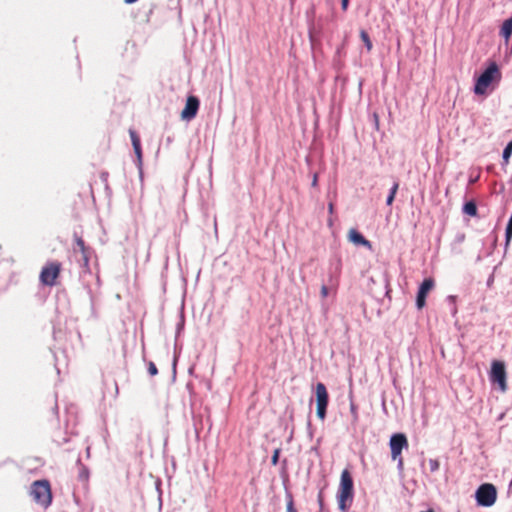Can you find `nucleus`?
Here are the masks:
<instances>
[{"label": "nucleus", "instance_id": "obj_22", "mask_svg": "<svg viewBox=\"0 0 512 512\" xmlns=\"http://www.w3.org/2000/svg\"><path fill=\"white\" fill-rule=\"evenodd\" d=\"M148 372L151 376H155L158 373L157 367L153 362L149 363Z\"/></svg>", "mask_w": 512, "mask_h": 512}, {"label": "nucleus", "instance_id": "obj_1", "mask_svg": "<svg viewBox=\"0 0 512 512\" xmlns=\"http://www.w3.org/2000/svg\"><path fill=\"white\" fill-rule=\"evenodd\" d=\"M354 486L353 479L349 470L344 469L340 477V485L337 493L338 506L342 511H346L353 500Z\"/></svg>", "mask_w": 512, "mask_h": 512}, {"label": "nucleus", "instance_id": "obj_16", "mask_svg": "<svg viewBox=\"0 0 512 512\" xmlns=\"http://www.w3.org/2000/svg\"><path fill=\"white\" fill-rule=\"evenodd\" d=\"M360 38L363 41L364 45L367 48V51L370 52L373 48L372 41L369 37V34L365 30L360 31Z\"/></svg>", "mask_w": 512, "mask_h": 512}, {"label": "nucleus", "instance_id": "obj_18", "mask_svg": "<svg viewBox=\"0 0 512 512\" xmlns=\"http://www.w3.org/2000/svg\"><path fill=\"white\" fill-rule=\"evenodd\" d=\"M398 188H399V183L395 182L391 188L389 196L387 197V201H386L387 205H391L393 203V201L395 199V195L398 191Z\"/></svg>", "mask_w": 512, "mask_h": 512}, {"label": "nucleus", "instance_id": "obj_27", "mask_svg": "<svg viewBox=\"0 0 512 512\" xmlns=\"http://www.w3.org/2000/svg\"><path fill=\"white\" fill-rule=\"evenodd\" d=\"M81 477H82L84 480H87V479H88V471H87L85 468H83V470H82Z\"/></svg>", "mask_w": 512, "mask_h": 512}, {"label": "nucleus", "instance_id": "obj_24", "mask_svg": "<svg viewBox=\"0 0 512 512\" xmlns=\"http://www.w3.org/2000/svg\"><path fill=\"white\" fill-rule=\"evenodd\" d=\"M328 293H329V288L326 285H322L321 290H320L321 297L326 298L328 296Z\"/></svg>", "mask_w": 512, "mask_h": 512}, {"label": "nucleus", "instance_id": "obj_6", "mask_svg": "<svg viewBox=\"0 0 512 512\" xmlns=\"http://www.w3.org/2000/svg\"><path fill=\"white\" fill-rule=\"evenodd\" d=\"M478 505L483 507L492 506L497 499L496 487L491 483H484L479 486L475 493Z\"/></svg>", "mask_w": 512, "mask_h": 512}, {"label": "nucleus", "instance_id": "obj_29", "mask_svg": "<svg viewBox=\"0 0 512 512\" xmlns=\"http://www.w3.org/2000/svg\"><path fill=\"white\" fill-rule=\"evenodd\" d=\"M318 501L320 503V505L322 504V501H323V498H322V493H319L318 495Z\"/></svg>", "mask_w": 512, "mask_h": 512}, {"label": "nucleus", "instance_id": "obj_19", "mask_svg": "<svg viewBox=\"0 0 512 512\" xmlns=\"http://www.w3.org/2000/svg\"><path fill=\"white\" fill-rule=\"evenodd\" d=\"M280 452H281L280 448H277L274 450L272 458H271L272 465L276 466L278 464Z\"/></svg>", "mask_w": 512, "mask_h": 512}, {"label": "nucleus", "instance_id": "obj_2", "mask_svg": "<svg viewBox=\"0 0 512 512\" xmlns=\"http://www.w3.org/2000/svg\"><path fill=\"white\" fill-rule=\"evenodd\" d=\"M501 72L496 62H490L484 72L478 77L474 86V92L477 95L486 94L490 85L501 80Z\"/></svg>", "mask_w": 512, "mask_h": 512}, {"label": "nucleus", "instance_id": "obj_13", "mask_svg": "<svg viewBox=\"0 0 512 512\" xmlns=\"http://www.w3.org/2000/svg\"><path fill=\"white\" fill-rule=\"evenodd\" d=\"M349 239L356 245L371 247V243L355 229L349 231Z\"/></svg>", "mask_w": 512, "mask_h": 512}, {"label": "nucleus", "instance_id": "obj_10", "mask_svg": "<svg viewBox=\"0 0 512 512\" xmlns=\"http://www.w3.org/2000/svg\"><path fill=\"white\" fill-rule=\"evenodd\" d=\"M435 282L432 278H426L419 287L416 306L418 309H422L426 304V297L428 293L434 288Z\"/></svg>", "mask_w": 512, "mask_h": 512}, {"label": "nucleus", "instance_id": "obj_25", "mask_svg": "<svg viewBox=\"0 0 512 512\" xmlns=\"http://www.w3.org/2000/svg\"><path fill=\"white\" fill-rule=\"evenodd\" d=\"M349 0H341V8L343 11H346L348 9Z\"/></svg>", "mask_w": 512, "mask_h": 512}, {"label": "nucleus", "instance_id": "obj_30", "mask_svg": "<svg viewBox=\"0 0 512 512\" xmlns=\"http://www.w3.org/2000/svg\"><path fill=\"white\" fill-rule=\"evenodd\" d=\"M421 512H434V510L429 509V510H427V511H421Z\"/></svg>", "mask_w": 512, "mask_h": 512}, {"label": "nucleus", "instance_id": "obj_26", "mask_svg": "<svg viewBox=\"0 0 512 512\" xmlns=\"http://www.w3.org/2000/svg\"><path fill=\"white\" fill-rule=\"evenodd\" d=\"M317 183H318V175H317V173H315V174L313 175L312 186H313V187H316V186H317Z\"/></svg>", "mask_w": 512, "mask_h": 512}, {"label": "nucleus", "instance_id": "obj_9", "mask_svg": "<svg viewBox=\"0 0 512 512\" xmlns=\"http://www.w3.org/2000/svg\"><path fill=\"white\" fill-rule=\"evenodd\" d=\"M329 402V395L326 386L319 382L316 385V405L317 416L319 419L324 420L326 417V410Z\"/></svg>", "mask_w": 512, "mask_h": 512}, {"label": "nucleus", "instance_id": "obj_17", "mask_svg": "<svg viewBox=\"0 0 512 512\" xmlns=\"http://www.w3.org/2000/svg\"><path fill=\"white\" fill-rule=\"evenodd\" d=\"M511 155H512V140L507 144V146L505 147V149L503 151L502 158H503V163L505 165L509 164Z\"/></svg>", "mask_w": 512, "mask_h": 512}, {"label": "nucleus", "instance_id": "obj_23", "mask_svg": "<svg viewBox=\"0 0 512 512\" xmlns=\"http://www.w3.org/2000/svg\"><path fill=\"white\" fill-rule=\"evenodd\" d=\"M286 512H297L292 498L287 502Z\"/></svg>", "mask_w": 512, "mask_h": 512}, {"label": "nucleus", "instance_id": "obj_20", "mask_svg": "<svg viewBox=\"0 0 512 512\" xmlns=\"http://www.w3.org/2000/svg\"><path fill=\"white\" fill-rule=\"evenodd\" d=\"M350 412L352 414L354 421H357L358 420V409H357L356 404L353 402L350 403Z\"/></svg>", "mask_w": 512, "mask_h": 512}, {"label": "nucleus", "instance_id": "obj_3", "mask_svg": "<svg viewBox=\"0 0 512 512\" xmlns=\"http://www.w3.org/2000/svg\"><path fill=\"white\" fill-rule=\"evenodd\" d=\"M30 495L40 506L48 508L52 503L51 486L48 480H36L31 484Z\"/></svg>", "mask_w": 512, "mask_h": 512}, {"label": "nucleus", "instance_id": "obj_4", "mask_svg": "<svg viewBox=\"0 0 512 512\" xmlns=\"http://www.w3.org/2000/svg\"><path fill=\"white\" fill-rule=\"evenodd\" d=\"M61 271L62 264L59 261H49L42 267L39 280L43 285L53 287L58 284Z\"/></svg>", "mask_w": 512, "mask_h": 512}, {"label": "nucleus", "instance_id": "obj_7", "mask_svg": "<svg viewBox=\"0 0 512 512\" xmlns=\"http://www.w3.org/2000/svg\"><path fill=\"white\" fill-rule=\"evenodd\" d=\"M390 449H391V457L393 460L398 461V467H403V458L401 456L402 450L407 449L409 444L405 434L396 433L393 434L390 438Z\"/></svg>", "mask_w": 512, "mask_h": 512}, {"label": "nucleus", "instance_id": "obj_11", "mask_svg": "<svg viewBox=\"0 0 512 512\" xmlns=\"http://www.w3.org/2000/svg\"><path fill=\"white\" fill-rule=\"evenodd\" d=\"M199 109V100L196 96H189L186 105L181 112V117L186 120L194 118Z\"/></svg>", "mask_w": 512, "mask_h": 512}, {"label": "nucleus", "instance_id": "obj_5", "mask_svg": "<svg viewBox=\"0 0 512 512\" xmlns=\"http://www.w3.org/2000/svg\"><path fill=\"white\" fill-rule=\"evenodd\" d=\"M491 383L497 384L501 392H506L508 389L507 372L505 363L500 360H493L491 363V370L489 373Z\"/></svg>", "mask_w": 512, "mask_h": 512}, {"label": "nucleus", "instance_id": "obj_8", "mask_svg": "<svg viewBox=\"0 0 512 512\" xmlns=\"http://www.w3.org/2000/svg\"><path fill=\"white\" fill-rule=\"evenodd\" d=\"M73 237L75 241V245L73 246V252L81 254V259L79 260V262H81V265L85 270L89 271V263L93 250L91 247L86 245L85 241L81 236L75 233Z\"/></svg>", "mask_w": 512, "mask_h": 512}, {"label": "nucleus", "instance_id": "obj_15", "mask_svg": "<svg viewBox=\"0 0 512 512\" xmlns=\"http://www.w3.org/2000/svg\"><path fill=\"white\" fill-rule=\"evenodd\" d=\"M463 212L469 216H476L477 215V206L475 202L469 201L464 204L463 206Z\"/></svg>", "mask_w": 512, "mask_h": 512}, {"label": "nucleus", "instance_id": "obj_12", "mask_svg": "<svg viewBox=\"0 0 512 512\" xmlns=\"http://www.w3.org/2000/svg\"><path fill=\"white\" fill-rule=\"evenodd\" d=\"M130 137H131L132 146H133L136 158H137V166L139 169H141L143 155H142L140 136L136 133L135 130H130Z\"/></svg>", "mask_w": 512, "mask_h": 512}, {"label": "nucleus", "instance_id": "obj_21", "mask_svg": "<svg viewBox=\"0 0 512 512\" xmlns=\"http://www.w3.org/2000/svg\"><path fill=\"white\" fill-rule=\"evenodd\" d=\"M430 471L435 472L439 469V462L436 459H431L429 461Z\"/></svg>", "mask_w": 512, "mask_h": 512}, {"label": "nucleus", "instance_id": "obj_14", "mask_svg": "<svg viewBox=\"0 0 512 512\" xmlns=\"http://www.w3.org/2000/svg\"><path fill=\"white\" fill-rule=\"evenodd\" d=\"M499 35L504 38L505 42L508 43L512 35V17L506 19L499 31Z\"/></svg>", "mask_w": 512, "mask_h": 512}, {"label": "nucleus", "instance_id": "obj_28", "mask_svg": "<svg viewBox=\"0 0 512 512\" xmlns=\"http://www.w3.org/2000/svg\"><path fill=\"white\" fill-rule=\"evenodd\" d=\"M333 208H334L333 203H329L328 210H329L330 213L333 212Z\"/></svg>", "mask_w": 512, "mask_h": 512}]
</instances>
